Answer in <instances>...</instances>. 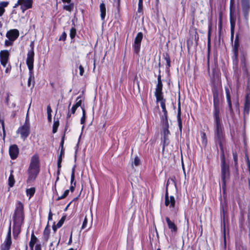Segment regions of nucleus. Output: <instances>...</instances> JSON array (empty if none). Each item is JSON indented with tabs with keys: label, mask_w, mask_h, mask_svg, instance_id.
Returning <instances> with one entry per match:
<instances>
[{
	"label": "nucleus",
	"mask_w": 250,
	"mask_h": 250,
	"mask_svg": "<svg viewBox=\"0 0 250 250\" xmlns=\"http://www.w3.org/2000/svg\"><path fill=\"white\" fill-rule=\"evenodd\" d=\"M77 108L75 105H73L71 108V114H74Z\"/></svg>",
	"instance_id": "obj_56"
},
{
	"label": "nucleus",
	"mask_w": 250,
	"mask_h": 250,
	"mask_svg": "<svg viewBox=\"0 0 250 250\" xmlns=\"http://www.w3.org/2000/svg\"><path fill=\"white\" fill-rule=\"evenodd\" d=\"M166 220L167 224L168 227L170 229L171 231L172 232H176L177 231V227L176 225L172 222L168 217L166 218Z\"/></svg>",
	"instance_id": "obj_21"
},
{
	"label": "nucleus",
	"mask_w": 250,
	"mask_h": 250,
	"mask_svg": "<svg viewBox=\"0 0 250 250\" xmlns=\"http://www.w3.org/2000/svg\"><path fill=\"white\" fill-rule=\"evenodd\" d=\"M79 68L80 70V75L81 76H83L84 73V69L83 67L81 65H80L79 67Z\"/></svg>",
	"instance_id": "obj_52"
},
{
	"label": "nucleus",
	"mask_w": 250,
	"mask_h": 250,
	"mask_svg": "<svg viewBox=\"0 0 250 250\" xmlns=\"http://www.w3.org/2000/svg\"><path fill=\"white\" fill-rule=\"evenodd\" d=\"M80 98H81L80 97H77V98L76 99V103L74 104L77 107L80 106L82 104V101Z\"/></svg>",
	"instance_id": "obj_44"
},
{
	"label": "nucleus",
	"mask_w": 250,
	"mask_h": 250,
	"mask_svg": "<svg viewBox=\"0 0 250 250\" xmlns=\"http://www.w3.org/2000/svg\"><path fill=\"white\" fill-rule=\"evenodd\" d=\"M87 219L85 217L84 219V220H83V221L81 229H85L86 228V227H87Z\"/></svg>",
	"instance_id": "obj_46"
},
{
	"label": "nucleus",
	"mask_w": 250,
	"mask_h": 250,
	"mask_svg": "<svg viewBox=\"0 0 250 250\" xmlns=\"http://www.w3.org/2000/svg\"><path fill=\"white\" fill-rule=\"evenodd\" d=\"M52 112V109L50 105H48L47 106V114H51Z\"/></svg>",
	"instance_id": "obj_60"
},
{
	"label": "nucleus",
	"mask_w": 250,
	"mask_h": 250,
	"mask_svg": "<svg viewBox=\"0 0 250 250\" xmlns=\"http://www.w3.org/2000/svg\"><path fill=\"white\" fill-rule=\"evenodd\" d=\"M250 110V98L247 95L246 97L244 109V116L248 115Z\"/></svg>",
	"instance_id": "obj_19"
},
{
	"label": "nucleus",
	"mask_w": 250,
	"mask_h": 250,
	"mask_svg": "<svg viewBox=\"0 0 250 250\" xmlns=\"http://www.w3.org/2000/svg\"><path fill=\"white\" fill-rule=\"evenodd\" d=\"M5 73H8L11 71V67L10 64H8L7 66H6Z\"/></svg>",
	"instance_id": "obj_54"
},
{
	"label": "nucleus",
	"mask_w": 250,
	"mask_h": 250,
	"mask_svg": "<svg viewBox=\"0 0 250 250\" xmlns=\"http://www.w3.org/2000/svg\"><path fill=\"white\" fill-rule=\"evenodd\" d=\"M143 38V33L142 32H139L135 38L132 46L134 52L136 54H138L140 52Z\"/></svg>",
	"instance_id": "obj_9"
},
{
	"label": "nucleus",
	"mask_w": 250,
	"mask_h": 250,
	"mask_svg": "<svg viewBox=\"0 0 250 250\" xmlns=\"http://www.w3.org/2000/svg\"><path fill=\"white\" fill-rule=\"evenodd\" d=\"M181 107H180V104H179L178 107V112H177V122L178 124V126L179 130L180 132H182V120L181 118Z\"/></svg>",
	"instance_id": "obj_23"
},
{
	"label": "nucleus",
	"mask_w": 250,
	"mask_h": 250,
	"mask_svg": "<svg viewBox=\"0 0 250 250\" xmlns=\"http://www.w3.org/2000/svg\"><path fill=\"white\" fill-rule=\"evenodd\" d=\"M12 244L11 237V229H9L6 238L3 245L1 246V250H9Z\"/></svg>",
	"instance_id": "obj_13"
},
{
	"label": "nucleus",
	"mask_w": 250,
	"mask_h": 250,
	"mask_svg": "<svg viewBox=\"0 0 250 250\" xmlns=\"http://www.w3.org/2000/svg\"><path fill=\"white\" fill-rule=\"evenodd\" d=\"M52 213L51 211V210H50V211L49 212L48 216V221H51L52 220Z\"/></svg>",
	"instance_id": "obj_58"
},
{
	"label": "nucleus",
	"mask_w": 250,
	"mask_h": 250,
	"mask_svg": "<svg viewBox=\"0 0 250 250\" xmlns=\"http://www.w3.org/2000/svg\"><path fill=\"white\" fill-rule=\"evenodd\" d=\"M143 10V3H138V12H141Z\"/></svg>",
	"instance_id": "obj_53"
},
{
	"label": "nucleus",
	"mask_w": 250,
	"mask_h": 250,
	"mask_svg": "<svg viewBox=\"0 0 250 250\" xmlns=\"http://www.w3.org/2000/svg\"><path fill=\"white\" fill-rule=\"evenodd\" d=\"M72 232H71L70 236L68 241V242L67 243L68 245H70L72 244Z\"/></svg>",
	"instance_id": "obj_59"
},
{
	"label": "nucleus",
	"mask_w": 250,
	"mask_h": 250,
	"mask_svg": "<svg viewBox=\"0 0 250 250\" xmlns=\"http://www.w3.org/2000/svg\"><path fill=\"white\" fill-rule=\"evenodd\" d=\"M170 133L168 129H162L161 141L163 144V152H164L165 147L167 146L170 143Z\"/></svg>",
	"instance_id": "obj_10"
},
{
	"label": "nucleus",
	"mask_w": 250,
	"mask_h": 250,
	"mask_svg": "<svg viewBox=\"0 0 250 250\" xmlns=\"http://www.w3.org/2000/svg\"><path fill=\"white\" fill-rule=\"evenodd\" d=\"M10 53L7 50H1L0 52V62L1 64L5 67L7 64Z\"/></svg>",
	"instance_id": "obj_11"
},
{
	"label": "nucleus",
	"mask_w": 250,
	"mask_h": 250,
	"mask_svg": "<svg viewBox=\"0 0 250 250\" xmlns=\"http://www.w3.org/2000/svg\"><path fill=\"white\" fill-rule=\"evenodd\" d=\"M32 0H24L21 1V9L22 13H24L25 10L32 7Z\"/></svg>",
	"instance_id": "obj_17"
},
{
	"label": "nucleus",
	"mask_w": 250,
	"mask_h": 250,
	"mask_svg": "<svg viewBox=\"0 0 250 250\" xmlns=\"http://www.w3.org/2000/svg\"><path fill=\"white\" fill-rule=\"evenodd\" d=\"M64 220H65V217H62L56 225H54L53 226V229L55 232L56 231V230L58 229L61 228L62 226V225H63V224L64 223Z\"/></svg>",
	"instance_id": "obj_28"
},
{
	"label": "nucleus",
	"mask_w": 250,
	"mask_h": 250,
	"mask_svg": "<svg viewBox=\"0 0 250 250\" xmlns=\"http://www.w3.org/2000/svg\"><path fill=\"white\" fill-rule=\"evenodd\" d=\"M30 125L24 124L19 127L17 133L20 134L21 138L23 140H25L29 136L30 132Z\"/></svg>",
	"instance_id": "obj_8"
},
{
	"label": "nucleus",
	"mask_w": 250,
	"mask_h": 250,
	"mask_svg": "<svg viewBox=\"0 0 250 250\" xmlns=\"http://www.w3.org/2000/svg\"><path fill=\"white\" fill-rule=\"evenodd\" d=\"M165 60H166L167 62V65L168 67L170 66V59L169 56L168 54H166L165 55Z\"/></svg>",
	"instance_id": "obj_42"
},
{
	"label": "nucleus",
	"mask_w": 250,
	"mask_h": 250,
	"mask_svg": "<svg viewBox=\"0 0 250 250\" xmlns=\"http://www.w3.org/2000/svg\"><path fill=\"white\" fill-rule=\"evenodd\" d=\"M100 9L101 12V18L102 21H104L106 15V8L105 5L104 3H102L100 5Z\"/></svg>",
	"instance_id": "obj_25"
},
{
	"label": "nucleus",
	"mask_w": 250,
	"mask_h": 250,
	"mask_svg": "<svg viewBox=\"0 0 250 250\" xmlns=\"http://www.w3.org/2000/svg\"><path fill=\"white\" fill-rule=\"evenodd\" d=\"M19 31L18 29H11L7 31L6 37L11 41H15L19 36Z\"/></svg>",
	"instance_id": "obj_15"
},
{
	"label": "nucleus",
	"mask_w": 250,
	"mask_h": 250,
	"mask_svg": "<svg viewBox=\"0 0 250 250\" xmlns=\"http://www.w3.org/2000/svg\"><path fill=\"white\" fill-rule=\"evenodd\" d=\"M214 137L215 142L219 144L221 153H224L223 144L225 142V137L222 123L214 124Z\"/></svg>",
	"instance_id": "obj_3"
},
{
	"label": "nucleus",
	"mask_w": 250,
	"mask_h": 250,
	"mask_svg": "<svg viewBox=\"0 0 250 250\" xmlns=\"http://www.w3.org/2000/svg\"><path fill=\"white\" fill-rule=\"evenodd\" d=\"M155 96L156 97L157 102H161L166 101V100L163 98V92H155Z\"/></svg>",
	"instance_id": "obj_29"
},
{
	"label": "nucleus",
	"mask_w": 250,
	"mask_h": 250,
	"mask_svg": "<svg viewBox=\"0 0 250 250\" xmlns=\"http://www.w3.org/2000/svg\"><path fill=\"white\" fill-rule=\"evenodd\" d=\"M222 27V12H220L219 14V23H218V29L220 32Z\"/></svg>",
	"instance_id": "obj_37"
},
{
	"label": "nucleus",
	"mask_w": 250,
	"mask_h": 250,
	"mask_svg": "<svg viewBox=\"0 0 250 250\" xmlns=\"http://www.w3.org/2000/svg\"><path fill=\"white\" fill-rule=\"evenodd\" d=\"M66 196L63 194L62 196L58 197L57 200H60L61 199H63L65 198Z\"/></svg>",
	"instance_id": "obj_64"
},
{
	"label": "nucleus",
	"mask_w": 250,
	"mask_h": 250,
	"mask_svg": "<svg viewBox=\"0 0 250 250\" xmlns=\"http://www.w3.org/2000/svg\"><path fill=\"white\" fill-rule=\"evenodd\" d=\"M48 225H47V226L45 227V229H44L43 232V235H42V238L43 240L45 241H47L49 239V236H50V229L48 227Z\"/></svg>",
	"instance_id": "obj_26"
},
{
	"label": "nucleus",
	"mask_w": 250,
	"mask_h": 250,
	"mask_svg": "<svg viewBox=\"0 0 250 250\" xmlns=\"http://www.w3.org/2000/svg\"><path fill=\"white\" fill-rule=\"evenodd\" d=\"M67 35L65 32H63L62 35L59 38L60 41H65Z\"/></svg>",
	"instance_id": "obj_49"
},
{
	"label": "nucleus",
	"mask_w": 250,
	"mask_h": 250,
	"mask_svg": "<svg viewBox=\"0 0 250 250\" xmlns=\"http://www.w3.org/2000/svg\"><path fill=\"white\" fill-rule=\"evenodd\" d=\"M35 250H42L41 244H37L35 246Z\"/></svg>",
	"instance_id": "obj_61"
},
{
	"label": "nucleus",
	"mask_w": 250,
	"mask_h": 250,
	"mask_svg": "<svg viewBox=\"0 0 250 250\" xmlns=\"http://www.w3.org/2000/svg\"><path fill=\"white\" fill-rule=\"evenodd\" d=\"M68 4H68V5H63V9H64L67 11L71 12L73 10L74 4H73V3H68Z\"/></svg>",
	"instance_id": "obj_34"
},
{
	"label": "nucleus",
	"mask_w": 250,
	"mask_h": 250,
	"mask_svg": "<svg viewBox=\"0 0 250 250\" xmlns=\"http://www.w3.org/2000/svg\"><path fill=\"white\" fill-rule=\"evenodd\" d=\"M213 104H219V93L218 89L214 88L212 89Z\"/></svg>",
	"instance_id": "obj_24"
},
{
	"label": "nucleus",
	"mask_w": 250,
	"mask_h": 250,
	"mask_svg": "<svg viewBox=\"0 0 250 250\" xmlns=\"http://www.w3.org/2000/svg\"><path fill=\"white\" fill-rule=\"evenodd\" d=\"M238 47H239L238 42L236 40L234 42V47H233L234 54V56H235V58H237L238 56Z\"/></svg>",
	"instance_id": "obj_33"
},
{
	"label": "nucleus",
	"mask_w": 250,
	"mask_h": 250,
	"mask_svg": "<svg viewBox=\"0 0 250 250\" xmlns=\"http://www.w3.org/2000/svg\"><path fill=\"white\" fill-rule=\"evenodd\" d=\"M225 91H226L227 101V103L228 104L229 110L230 114H231L233 113V110L232 108V105H231V98H230L229 90L228 87H225Z\"/></svg>",
	"instance_id": "obj_18"
},
{
	"label": "nucleus",
	"mask_w": 250,
	"mask_h": 250,
	"mask_svg": "<svg viewBox=\"0 0 250 250\" xmlns=\"http://www.w3.org/2000/svg\"><path fill=\"white\" fill-rule=\"evenodd\" d=\"M232 155L234 162V166L235 167H237L238 166V156L236 152L233 151Z\"/></svg>",
	"instance_id": "obj_39"
},
{
	"label": "nucleus",
	"mask_w": 250,
	"mask_h": 250,
	"mask_svg": "<svg viewBox=\"0 0 250 250\" xmlns=\"http://www.w3.org/2000/svg\"><path fill=\"white\" fill-rule=\"evenodd\" d=\"M13 170L11 171V174L8 178V185L10 187H12L15 184V179L13 175L12 174Z\"/></svg>",
	"instance_id": "obj_30"
},
{
	"label": "nucleus",
	"mask_w": 250,
	"mask_h": 250,
	"mask_svg": "<svg viewBox=\"0 0 250 250\" xmlns=\"http://www.w3.org/2000/svg\"><path fill=\"white\" fill-rule=\"evenodd\" d=\"M40 172L39 158L37 154L34 155L31 159L29 167L27 170L28 177L27 183L34 181Z\"/></svg>",
	"instance_id": "obj_1"
},
{
	"label": "nucleus",
	"mask_w": 250,
	"mask_h": 250,
	"mask_svg": "<svg viewBox=\"0 0 250 250\" xmlns=\"http://www.w3.org/2000/svg\"><path fill=\"white\" fill-rule=\"evenodd\" d=\"M221 179L222 181V188H225L226 184V179L229 177V165L226 163L225 153H221Z\"/></svg>",
	"instance_id": "obj_5"
},
{
	"label": "nucleus",
	"mask_w": 250,
	"mask_h": 250,
	"mask_svg": "<svg viewBox=\"0 0 250 250\" xmlns=\"http://www.w3.org/2000/svg\"><path fill=\"white\" fill-rule=\"evenodd\" d=\"M59 126V121L58 120L56 121H54L53 125V130L52 132L53 133H55L57 132V129Z\"/></svg>",
	"instance_id": "obj_36"
},
{
	"label": "nucleus",
	"mask_w": 250,
	"mask_h": 250,
	"mask_svg": "<svg viewBox=\"0 0 250 250\" xmlns=\"http://www.w3.org/2000/svg\"><path fill=\"white\" fill-rule=\"evenodd\" d=\"M161 123L162 124V129L169 128V124L167 119V114H163L161 116Z\"/></svg>",
	"instance_id": "obj_20"
},
{
	"label": "nucleus",
	"mask_w": 250,
	"mask_h": 250,
	"mask_svg": "<svg viewBox=\"0 0 250 250\" xmlns=\"http://www.w3.org/2000/svg\"><path fill=\"white\" fill-rule=\"evenodd\" d=\"M241 3L243 16L246 24L248 25L250 13V0H241Z\"/></svg>",
	"instance_id": "obj_7"
},
{
	"label": "nucleus",
	"mask_w": 250,
	"mask_h": 250,
	"mask_svg": "<svg viewBox=\"0 0 250 250\" xmlns=\"http://www.w3.org/2000/svg\"><path fill=\"white\" fill-rule=\"evenodd\" d=\"M14 42L13 41H11L10 40H6L4 42L5 46H10L12 44V42Z\"/></svg>",
	"instance_id": "obj_48"
},
{
	"label": "nucleus",
	"mask_w": 250,
	"mask_h": 250,
	"mask_svg": "<svg viewBox=\"0 0 250 250\" xmlns=\"http://www.w3.org/2000/svg\"><path fill=\"white\" fill-rule=\"evenodd\" d=\"M34 47L32 46L30 49L28 51L26 59V64L29 69V77L28 80V86L29 87L31 85V81H33L34 83Z\"/></svg>",
	"instance_id": "obj_4"
},
{
	"label": "nucleus",
	"mask_w": 250,
	"mask_h": 250,
	"mask_svg": "<svg viewBox=\"0 0 250 250\" xmlns=\"http://www.w3.org/2000/svg\"><path fill=\"white\" fill-rule=\"evenodd\" d=\"M235 6L234 0H230L229 7V20L230 23V30L231 38H233L234 35V30L235 25L236 18L234 16Z\"/></svg>",
	"instance_id": "obj_6"
},
{
	"label": "nucleus",
	"mask_w": 250,
	"mask_h": 250,
	"mask_svg": "<svg viewBox=\"0 0 250 250\" xmlns=\"http://www.w3.org/2000/svg\"><path fill=\"white\" fill-rule=\"evenodd\" d=\"M175 205V200L173 196L168 195V191H166L165 193V205L166 206H169L170 208H174Z\"/></svg>",
	"instance_id": "obj_14"
},
{
	"label": "nucleus",
	"mask_w": 250,
	"mask_h": 250,
	"mask_svg": "<svg viewBox=\"0 0 250 250\" xmlns=\"http://www.w3.org/2000/svg\"><path fill=\"white\" fill-rule=\"evenodd\" d=\"M18 5H21V0H18L17 2L15 4L14 7H17Z\"/></svg>",
	"instance_id": "obj_62"
},
{
	"label": "nucleus",
	"mask_w": 250,
	"mask_h": 250,
	"mask_svg": "<svg viewBox=\"0 0 250 250\" xmlns=\"http://www.w3.org/2000/svg\"><path fill=\"white\" fill-rule=\"evenodd\" d=\"M13 219L14 227L18 229H20L24 219L23 205L20 201H18L16 205Z\"/></svg>",
	"instance_id": "obj_2"
},
{
	"label": "nucleus",
	"mask_w": 250,
	"mask_h": 250,
	"mask_svg": "<svg viewBox=\"0 0 250 250\" xmlns=\"http://www.w3.org/2000/svg\"><path fill=\"white\" fill-rule=\"evenodd\" d=\"M234 103L236 107L238 109L239 108V102L238 99L236 98L235 100H234Z\"/></svg>",
	"instance_id": "obj_55"
},
{
	"label": "nucleus",
	"mask_w": 250,
	"mask_h": 250,
	"mask_svg": "<svg viewBox=\"0 0 250 250\" xmlns=\"http://www.w3.org/2000/svg\"><path fill=\"white\" fill-rule=\"evenodd\" d=\"M163 89V83L162 82H157V84L156 86L155 92H161Z\"/></svg>",
	"instance_id": "obj_35"
},
{
	"label": "nucleus",
	"mask_w": 250,
	"mask_h": 250,
	"mask_svg": "<svg viewBox=\"0 0 250 250\" xmlns=\"http://www.w3.org/2000/svg\"><path fill=\"white\" fill-rule=\"evenodd\" d=\"M83 110V116L81 119V124H83L85 121V111L83 107H82Z\"/></svg>",
	"instance_id": "obj_43"
},
{
	"label": "nucleus",
	"mask_w": 250,
	"mask_h": 250,
	"mask_svg": "<svg viewBox=\"0 0 250 250\" xmlns=\"http://www.w3.org/2000/svg\"><path fill=\"white\" fill-rule=\"evenodd\" d=\"M64 138V136H63L62 137V140H61V142L60 143V146L61 147V149H63Z\"/></svg>",
	"instance_id": "obj_57"
},
{
	"label": "nucleus",
	"mask_w": 250,
	"mask_h": 250,
	"mask_svg": "<svg viewBox=\"0 0 250 250\" xmlns=\"http://www.w3.org/2000/svg\"><path fill=\"white\" fill-rule=\"evenodd\" d=\"M208 38H210V35H211V23H209L208 26Z\"/></svg>",
	"instance_id": "obj_51"
},
{
	"label": "nucleus",
	"mask_w": 250,
	"mask_h": 250,
	"mask_svg": "<svg viewBox=\"0 0 250 250\" xmlns=\"http://www.w3.org/2000/svg\"><path fill=\"white\" fill-rule=\"evenodd\" d=\"M37 238L36 237V236L34 235V232H33L31 234V240H30V241L29 243H32V244H35V243L37 242Z\"/></svg>",
	"instance_id": "obj_41"
},
{
	"label": "nucleus",
	"mask_w": 250,
	"mask_h": 250,
	"mask_svg": "<svg viewBox=\"0 0 250 250\" xmlns=\"http://www.w3.org/2000/svg\"><path fill=\"white\" fill-rule=\"evenodd\" d=\"M245 158H246L247 165L248 166V171H249V174H250V177L248 178V181H249V188L250 189V161L249 158L247 155H246Z\"/></svg>",
	"instance_id": "obj_32"
},
{
	"label": "nucleus",
	"mask_w": 250,
	"mask_h": 250,
	"mask_svg": "<svg viewBox=\"0 0 250 250\" xmlns=\"http://www.w3.org/2000/svg\"><path fill=\"white\" fill-rule=\"evenodd\" d=\"M140 160L138 157H136L134 159L133 162L132 163L133 165L135 166H138L140 165Z\"/></svg>",
	"instance_id": "obj_45"
},
{
	"label": "nucleus",
	"mask_w": 250,
	"mask_h": 250,
	"mask_svg": "<svg viewBox=\"0 0 250 250\" xmlns=\"http://www.w3.org/2000/svg\"><path fill=\"white\" fill-rule=\"evenodd\" d=\"M35 192V188H28L26 190V195L27 196H29V198H31L34 195Z\"/></svg>",
	"instance_id": "obj_31"
},
{
	"label": "nucleus",
	"mask_w": 250,
	"mask_h": 250,
	"mask_svg": "<svg viewBox=\"0 0 250 250\" xmlns=\"http://www.w3.org/2000/svg\"><path fill=\"white\" fill-rule=\"evenodd\" d=\"M9 152L12 159L14 160L17 158L19 152L17 146L16 145L11 146L9 148Z\"/></svg>",
	"instance_id": "obj_16"
},
{
	"label": "nucleus",
	"mask_w": 250,
	"mask_h": 250,
	"mask_svg": "<svg viewBox=\"0 0 250 250\" xmlns=\"http://www.w3.org/2000/svg\"><path fill=\"white\" fill-rule=\"evenodd\" d=\"M160 103L161 104V107L162 109L163 114H167V112L166 107V101Z\"/></svg>",
	"instance_id": "obj_38"
},
{
	"label": "nucleus",
	"mask_w": 250,
	"mask_h": 250,
	"mask_svg": "<svg viewBox=\"0 0 250 250\" xmlns=\"http://www.w3.org/2000/svg\"><path fill=\"white\" fill-rule=\"evenodd\" d=\"M0 123L1 124V125H2V130H3V139H4V138H5V128H4V121L3 120H0Z\"/></svg>",
	"instance_id": "obj_50"
},
{
	"label": "nucleus",
	"mask_w": 250,
	"mask_h": 250,
	"mask_svg": "<svg viewBox=\"0 0 250 250\" xmlns=\"http://www.w3.org/2000/svg\"><path fill=\"white\" fill-rule=\"evenodd\" d=\"M219 104H213V118L214 124L221 123L220 117Z\"/></svg>",
	"instance_id": "obj_12"
},
{
	"label": "nucleus",
	"mask_w": 250,
	"mask_h": 250,
	"mask_svg": "<svg viewBox=\"0 0 250 250\" xmlns=\"http://www.w3.org/2000/svg\"><path fill=\"white\" fill-rule=\"evenodd\" d=\"M210 46V38L209 37V38H208V50H209Z\"/></svg>",
	"instance_id": "obj_63"
},
{
	"label": "nucleus",
	"mask_w": 250,
	"mask_h": 250,
	"mask_svg": "<svg viewBox=\"0 0 250 250\" xmlns=\"http://www.w3.org/2000/svg\"><path fill=\"white\" fill-rule=\"evenodd\" d=\"M75 181V168H73L71 175V185L70 190L71 192H73L76 186V182Z\"/></svg>",
	"instance_id": "obj_22"
},
{
	"label": "nucleus",
	"mask_w": 250,
	"mask_h": 250,
	"mask_svg": "<svg viewBox=\"0 0 250 250\" xmlns=\"http://www.w3.org/2000/svg\"><path fill=\"white\" fill-rule=\"evenodd\" d=\"M76 34V30L74 27H72L70 30V37L71 39L75 38Z\"/></svg>",
	"instance_id": "obj_40"
},
{
	"label": "nucleus",
	"mask_w": 250,
	"mask_h": 250,
	"mask_svg": "<svg viewBox=\"0 0 250 250\" xmlns=\"http://www.w3.org/2000/svg\"><path fill=\"white\" fill-rule=\"evenodd\" d=\"M24 124L30 125V120H29V115H28V111L27 112V113L26 114V118H25V121Z\"/></svg>",
	"instance_id": "obj_47"
},
{
	"label": "nucleus",
	"mask_w": 250,
	"mask_h": 250,
	"mask_svg": "<svg viewBox=\"0 0 250 250\" xmlns=\"http://www.w3.org/2000/svg\"><path fill=\"white\" fill-rule=\"evenodd\" d=\"M8 4V1H2L0 2V17L2 16L5 12L4 8L7 7Z\"/></svg>",
	"instance_id": "obj_27"
}]
</instances>
